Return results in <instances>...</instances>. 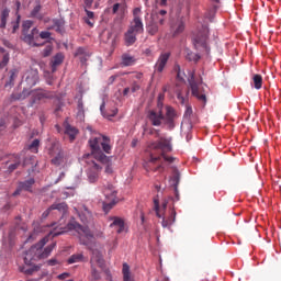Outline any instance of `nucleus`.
<instances>
[{"label":"nucleus","instance_id":"obj_1","mask_svg":"<svg viewBox=\"0 0 281 281\" xmlns=\"http://www.w3.org/2000/svg\"><path fill=\"white\" fill-rule=\"evenodd\" d=\"M68 231H76L78 234L80 245L86 246L89 250H91L92 256L90 259L91 265V277L94 280L101 279V272L97 269H103L105 266L104 258L99 249H93L95 247V237L90 231L88 226H82L79 223L72 221L67 224Z\"/></svg>","mask_w":281,"mask_h":281},{"label":"nucleus","instance_id":"obj_2","mask_svg":"<svg viewBox=\"0 0 281 281\" xmlns=\"http://www.w3.org/2000/svg\"><path fill=\"white\" fill-rule=\"evenodd\" d=\"M48 243V238L45 237L41 239L36 245L32 246L26 252L24 257V265L23 267L19 268L20 272L32 276L35 272L41 270L42 266H36L35 262L46 259L50 256L54 248L56 247V243H53L52 245L47 246L45 245Z\"/></svg>","mask_w":281,"mask_h":281},{"label":"nucleus","instance_id":"obj_3","mask_svg":"<svg viewBox=\"0 0 281 281\" xmlns=\"http://www.w3.org/2000/svg\"><path fill=\"white\" fill-rule=\"evenodd\" d=\"M88 143L91 154H86V157L92 156L97 162L105 167V173H113V156H105V154H112L111 138H108V136H99L95 138H90Z\"/></svg>","mask_w":281,"mask_h":281},{"label":"nucleus","instance_id":"obj_4","mask_svg":"<svg viewBox=\"0 0 281 281\" xmlns=\"http://www.w3.org/2000/svg\"><path fill=\"white\" fill-rule=\"evenodd\" d=\"M148 148L153 151L150 154L149 164H156L157 161H160L161 158L168 164L176 161L173 156H167L168 153L173 150L171 138H164V136H160L158 140L149 143Z\"/></svg>","mask_w":281,"mask_h":281},{"label":"nucleus","instance_id":"obj_5","mask_svg":"<svg viewBox=\"0 0 281 281\" xmlns=\"http://www.w3.org/2000/svg\"><path fill=\"white\" fill-rule=\"evenodd\" d=\"M177 117V112L173 106L166 105L165 113L162 110H149L147 113V119L153 126H161L162 121L167 124L170 128H175V119Z\"/></svg>","mask_w":281,"mask_h":281},{"label":"nucleus","instance_id":"obj_6","mask_svg":"<svg viewBox=\"0 0 281 281\" xmlns=\"http://www.w3.org/2000/svg\"><path fill=\"white\" fill-rule=\"evenodd\" d=\"M31 97L30 104L33 106L34 104H37L44 100H49L55 98V92L48 91L45 89H34L30 90L27 88H23L22 92L15 93L13 92L11 94V99L16 100H25L26 98Z\"/></svg>","mask_w":281,"mask_h":281},{"label":"nucleus","instance_id":"obj_7","mask_svg":"<svg viewBox=\"0 0 281 281\" xmlns=\"http://www.w3.org/2000/svg\"><path fill=\"white\" fill-rule=\"evenodd\" d=\"M210 29L207 25H202L198 33L193 36V45L196 50L209 55L211 53V47L209 45Z\"/></svg>","mask_w":281,"mask_h":281},{"label":"nucleus","instance_id":"obj_8","mask_svg":"<svg viewBox=\"0 0 281 281\" xmlns=\"http://www.w3.org/2000/svg\"><path fill=\"white\" fill-rule=\"evenodd\" d=\"M102 192L108 201L103 203L102 209L104 213H109L113 209V206L116 204L117 192L110 182H106V184L103 186Z\"/></svg>","mask_w":281,"mask_h":281},{"label":"nucleus","instance_id":"obj_9","mask_svg":"<svg viewBox=\"0 0 281 281\" xmlns=\"http://www.w3.org/2000/svg\"><path fill=\"white\" fill-rule=\"evenodd\" d=\"M48 156L52 158L50 164L53 166H60L65 162V154L59 143H52L48 147Z\"/></svg>","mask_w":281,"mask_h":281},{"label":"nucleus","instance_id":"obj_10","mask_svg":"<svg viewBox=\"0 0 281 281\" xmlns=\"http://www.w3.org/2000/svg\"><path fill=\"white\" fill-rule=\"evenodd\" d=\"M22 41L30 47H41L44 46V43H38L40 41V30L33 27L30 32H26L22 35Z\"/></svg>","mask_w":281,"mask_h":281},{"label":"nucleus","instance_id":"obj_11","mask_svg":"<svg viewBox=\"0 0 281 281\" xmlns=\"http://www.w3.org/2000/svg\"><path fill=\"white\" fill-rule=\"evenodd\" d=\"M22 79H23V82H25L27 88L35 87L37 85L38 80H40L38 70L33 69V68L27 69L24 72Z\"/></svg>","mask_w":281,"mask_h":281},{"label":"nucleus","instance_id":"obj_12","mask_svg":"<svg viewBox=\"0 0 281 281\" xmlns=\"http://www.w3.org/2000/svg\"><path fill=\"white\" fill-rule=\"evenodd\" d=\"M170 57H171L170 52L160 53V55L158 56L157 61L154 66L155 71L158 72V74H162L165 68L168 65V61H169Z\"/></svg>","mask_w":281,"mask_h":281},{"label":"nucleus","instance_id":"obj_13","mask_svg":"<svg viewBox=\"0 0 281 281\" xmlns=\"http://www.w3.org/2000/svg\"><path fill=\"white\" fill-rule=\"evenodd\" d=\"M186 30V22L184 18H177L175 21L170 23V33L172 34L173 37L179 36L182 34Z\"/></svg>","mask_w":281,"mask_h":281},{"label":"nucleus","instance_id":"obj_14","mask_svg":"<svg viewBox=\"0 0 281 281\" xmlns=\"http://www.w3.org/2000/svg\"><path fill=\"white\" fill-rule=\"evenodd\" d=\"M35 184L34 178L24 180L23 182L18 183L16 190L13 192L12 196H18L22 191L32 192L33 186Z\"/></svg>","mask_w":281,"mask_h":281},{"label":"nucleus","instance_id":"obj_15","mask_svg":"<svg viewBox=\"0 0 281 281\" xmlns=\"http://www.w3.org/2000/svg\"><path fill=\"white\" fill-rule=\"evenodd\" d=\"M190 89L192 91V95L198 98L199 100L206 101V95L200 93V86L195 80L194 72L191 74V77L189 79Z\"/></svg>","mask_w":281,"mask_h":281},{"label":"nucleus","instance_id":"obj_16","mask_svg":"<svg viewBox=\"0 0 281 281\" xmlns=\"http://www.w3.org/2000/svg\"><path fill=\"white\" fill-rule=\"evenodd\" d=\"M64 60H65V55L63 53H56L52 57L49 61L52 74H55L57 71L58 67L63 65Z\"/></svg>","mask_w":281,"mask_h":281},{"label":"nucleus","instance_id":"obj_17","mask_svg":"<svg viewBox=\"0 0 281 281\" xmlns=\"http://www.w3.org/2000/svg\"><path fill=\"white\" fill-rule=\"evenodd\" d=\"M74 56L79 58L81 65H86L91 57V52H89L86 47H78L75 50Z\"/></svg>","mask_w":281,"mask_h":281},{"label":"nucleus","instance_id":"obj_18","mask_svg":"<svg viewBox=\"0 0 281 281\" xmlns=\"http://www.w3.org/2000/svg\"><path fill=\"white\" fill-rule=\"evenodd\" d=\"M90 167L92 169H90L88 171V179L91 183H94L99 178V170L102 167V165H99V162H95V160H91ZM92 170H94V171H92Z\"/></svg>","mask_w":281,"mask_h":281},{"label":"nucleus","instance_id":"obj_19","mask_svg":"<svg viewBox=\"0 0 281 281\" xmlns=\"http://www.w3.org/2000/svg\"><path fill=\"white\" fill-rule=\"evenodd\" d=\"M128 31L135 33V34H143L144 33V23L142 18H134L131 22V25L128 27Z\"/></svg>","mask_w":281,"mask_h":281},{"label":"nucleus","instance_id":"obj_20","mask_svg":"<svg viewBox=\"0 0 281 281\" xmlns=\"http://www.w3.org/2000/svg\"><path fill=\"white\" fill-rule=\"evenodd\" d=\"M52 25L47 26L48 31L55 30L56 33L64 34L65 33V20L64 19H53Z\"/></svg>","mask_w":281,"mask_h":281},{"label":"nucleus","instance_id":"obj_21","mask_svg":"<svg viewBox=\"0 0 281 281\" xmlns=\"http://www.w3.org/2000/svg\"><path fill=\"white\" fill-rule=\"evenodd\" d=\"M167 206H168V201H162L161 203V207H160V201H159V198H155L154 199V210L156 212V216L158 218H162V212H165L167 210Z\"/></svg>","mask_w":281,"mask_h":281},{"label":"nucleus","instance_id":"obj_22","mask_svg":"<svg viewBox=\"0 0 281 281\" xmlns=\"http://www.w3.org/2000/svg\"><path fill=\"white\" fill-rule=\"evenodd\" d=\"M78 215L80 221L86 225L90 224L93 220L92 212L87 206H82Z\"/></svg>","mask_w":281,"mask_h":281},{"label":"nucleus","instance_id":"obj_23","mask_svg":"<svg viewBox=\"0 0 281 281\" xmlns=\"http://www.w3.org/2000/svg\"><path fill=\"white\" fill-rule=\"evenodd\" d=\"M112 221L113 222L110 224V227L114 228L117 234H123L126 231L124 220L120 217H113Z\"/></svg>","mask_w":281,"mask_h":281},{"label":"nucleus","instance_id":"obj_24","mask_svg":"<svg viewBox=\"0 0 281 281\" xmlns=\"http://www.w3.org/2000/svg\"><path fill=\"white\" fill-rule=\"evenodd\" d=\"M161 218H162L161 226L164 228H169V227H171L176 223L177 211L175 209H171L170 215L168 216V218L162 217V216H161Z\"/></svg>","mask_w":281,"mask_h":281},{"label":"nucleus","instance_id":"obj_25","mask_svg":"<svg viewBox=\"0 0 281 281\" xmlns=\"http://www.w3.org/2000/svg\"><path fill=\"white\" fill-rule=\"evenodd\" d=\"M85 13H86V16H83V22L89 27H94V24H95V13L93 11L88 10L87 8H85Z\"/></svg>","mask_w":281,"mask_h":281},{"label":"nucleus","instance_id":"obj_26","mask_svg":"<svg viewBox=\"0 0 281 281\" xmlns=\"http://www.w3.org/2000/svg\"><path fill=\"white\" fill-rule=\"evenodd\" d=\"M124 42L126 46H132L137 42V33L127 30L124 33Z\"/></svg>","mask_w":281,"mask_h":281},{"label":"nucleus","instance_id":"obj_27","mask_svg":"<svg viewBox=\"0 0 281 281\" xmlns=\"http://www.w3.org/2000/svg\"><path fill=\"white\" fill-rule=\"evenodd\" d=\"M100 112L103 117L110 119V117H115L116 114L119 113V110L117 109H112L110 111L105 110V102L102 101V103L100 105Z\"/></svg>","mask_w":281,"mask_h":281},{"label":"nucleus","instance_id":"obj_28","mask_svg":"<svg viewBox=\"0 0 281 281\" xmlns=\"http://www.w3.org/2000/svg\"><path fill=\"white\" fill-rule=\"evenodd\" d=\"M135 63H136V58L134 56H132L131 54L124 53L122 55V63H121V65L123 67L133 66V65H135Z\"/></svg>","mask_w":281,"mask_h":281},{"label":"nucleus","instance_id":"obj_29","mask_svg":"<svg viewBox=\"0 0 281 281\" xmlns=\"http://www.w3.org/2000/svg\"><path fill=\"white\" fill-rule=\"evenodd\" d=\"M52 211H58L61 215H65L68 212L67 203H54L49 206Z\"/></svg>","mask_w":281,"mask_h":281},{"label":"nucleus","instance_id":"obj_30","mask_svg":"<svg viewBox=\"0 0 281 281\" xmlns=\"http://www.w3.org/2000/svg\"><path fill=\"white\" fill-rule=\"evenodd\" d=\"M78 130L77 127H72V125H66L65 127V135L69 137L70 142H74L78 135Z\"/></svg>","mask_w":281,"mask_h":281},{"label":"nucleus","instance_id":"obj_31","mask_svg":"<svg viewBox=\"0 0 281 281\" xmlns=\"http://www.w3.org/2000/svg\"><path fill=\"white\" fill-rule=\"evenodd\" d=\"M159 32L158 21H155V18L147 25V33L151 36L156 35Z\"/></svg>","mask_w":281,"mask_h":281},{"label":"nucleus","instance_id":"obj_32","mask_svg":"<svg viewBox=\"0 0 281 281\" xmlns=\"http://www.w3.org/2000/svg\"><path fill=\"white\" fill-rule=\"evenodd\" d=\"M181 173L178 169L173 170V173L170 178V184L173 187V189H178L180 184Z\"/></svg>","mask_w":281,"mask_h":281},{"label":"nucleus","instance_id":"obj_33","mask_svg":"<svg viewBox=\"0 0 281 281\" xmlns=\"http://www.w3.org/2000/svg\"><path fill=\"white\" fill-rule=\"evenodd\" d=\"M252 81H254V87L257 90L262 89L263 86V77L260 74H255L252 77Z\"/></svg>","mask_w":281,"mask_h":281},{"label":"nucleus","instance_id":"obj_34","mask_svg":"<svg viewBox=\"0 0 281 281\" xmlns=\"http://www.w3.org/2000/svg\"><path fill=\"white\" fill-rule=\"evenodd\" d=\"M10 15V10L9 9H3L1 11L0 15V29H5L7 27V21Z\"/></svg>","mask_w":281,"mask_h":281},{"label":"nucleus","instance_id":"obj_35","mask_svg":"<svg viewBox=\"0 0 281 281\" xmlns=\"http://www.w3.org/2000/svg\"><path fill=\"white\" fill-rule=\"evenodd\" d=\"M122 273L123 281H134V279L131 276V268L127 263H123Z\"/></svg>","mask_w":281,"mask_h":281},{"label":"nucleus","instance_id":"obj_36","mask_svg":"<svg viewBox=\"0 0 281 281\" xmlns=\"http://www.w3.org/2000/svg\"><path fill=\"white\" fill-rule=\"evenodd\" d=\"M83 261H85V256L82 254H75L68 258L67 263L74 265V263L83 262Z\"/></svg>","mask_w":281,"mask_h":281},{"label":"nucleus","instance_id":"obj_37","mask_svg":"<svg viewBox=\"0 0 281 281\" xmlns=\"http://www.w3.org/2000/svg\"><path fill=\"white\" fill-rule=\"evenodd\" d=\"M9 81H7V83H5V86H12V85H14V81H15V79L18 78V76H19V70L18 69H11L10 71H9Z\"/></svg>","mask_w":281,"mask_h":281},{"label":"nucleus","instance_id":"obj_38","mask_svg":"<svg viewBox=\"0 0 281 281\" xmlns=\"http://www.w3.org/2000/svg\"><path fill=\"white\" fill-rule=\"evenodd\" d=\"M20 165H21L20 156H14L13 162H11V165H9V167H8V171L13 172L14 170H16L19 168Z\"/></svg>","mask_w":281,"mask_h":281},{"label":"nucleus","instance_id":"obj_39","mask_svg":"<svg viewBox=\"0 0 281 281\" xmlns=\"http://www.w3.org/2000/svg\"><path fill=\"white\" fill-rule=\"evenodd\" d=\"M34 22L32 20H25L22 23V35H24L25 33H29L30 30L33 27Z\"/></svg>","mask_w":281,"mask_h":281},{"label":"nucleus","instance_id":"obj_40","mask_svg":"<svg viewBox=\"0 0 281 281\" xmlns=\"http://www.w3.org/2000/svg\"><path fill=\"white\" fill-rule=\"evenodd\" d=\"M56 225H57L56 223L50 225V227H54L53 232H49V235H52V237H56V236H59V235L66 233L65 228L58 227ZM58 228H59V231H58Z\"/></svg>","mask_w":281,"mask_h":281},{"label":"nucleus","instance_id":"obj_41","mask_svg":"<svg viewBox=\"0 0 281 281\" xmlns=\"http://www.w3.org/2000/svg\"><path fill=\"white\" fill-rule=\"evenodd\" d=\"M186 58L189 61L198 63L201 59V55L199 53L188 52Z\"/></svg>","mask_w":281,"mask_h":281},{"label":"nucleus","instance_id":"obj_42","mask_svg":"<svg viewBox=\"0 0 281 281\" xmlns=\"http://www.w3.org/2000/svg\"><path fill=\"white\" fill-rule=\"evenodd\" d=\"M41 10H42V5H41V4H36V5L32 9V11H31V16H32V18H35V19H37V20H42L43 16L40 14Z\"/></svg>","mask_w":281,"mask_h":281},{"label":"nucleus","instance_id":"obj_43","mask_svg":"<svg viewBox=\"0 0 281 281\" xmlns=\"http://www.w3.org/2000/svg\"><path fill=\"white\" fill-rule=\"evenodd\" d=\"M38 147H40V140L38 138H34V140H32V143L29 145V150L31 153L37 154Z\"/></svg>","mask_w":281,"mask_h":281},{"label":"nucleus","instance_id":"obj_44","mask_svg":"<svg viewBox=\"0 0 281 281\" xmlns=\"http://www.w3.org/2000/svg\"><path fill=\"white\" fill-rule=\"evenodd\" d=\"M117 12L120 13H124L125 12V5L122 3H114L112 7V14H117Z\"/></svg>","mask_w":281,"mask_h":281},{"label":"nucleus","instance_id":"obj_45","mask_svg":"<svg viewBox=\"0 0 281 281\" xmlns=\"http://www.w3.org/2000/svg\"><path fill=\"white\" fill-rule=\"evenodd\" d=\"M175 71L177 72V78H178L180 81H183V80H184V72H182L181 66H180L179 64H176V65H175Z\"/></svg>","mask_w":281,"mask_h":281},{"label":"nucleus","instance_id":"obj_46","mask_svg":"<svg viewBox=\"0 0 281 281\" xmlns=\"http://www.w3.org/2000/svg\"><path fill=\"white\" fill-rule=\"evenodd\" d=\"M52 53H53V46H52V45H47V46H45V48L42 50V56H43L44 58H46V57H49V56L52 55Z\"/></svg>","mask_w":281,"mask_h":281},{"label":"nucleus","instance_id":"obj_47","mask_svg":"<svg viewBox=\"0 0 281 281\" xmlns=\"http://www.w3.org/2000/svg\"><path fill=\"white\" fill-rule=\"evenodd\" d=\"M50 37H52V33L49 31L38 32V38L41 40H49Z\"/></svg>","mask_w":281,"mask_h":281},{"label":"nucleus","instance_id":"obj_48","mask_svg":"<svg viewBox=\"0 0 281 281\" xmlns=\"http://www.w3.org/2000/svg\"><path fill=\"white\" fill-rule=\"evenodd\" d=\"M20 20H21V16L18 15L16 20L12 22V33H16V31L19 30V27H20Z\"/></svg>","mask_w":281,"mask_h":281},{"label":"nucleus","instance_id":"obj_49","mask_svg":"<svg viewBox=\"0 0 281 281\" xmlns=\"http://www.w3.org/2000/svg\"><path fill=\"white\" fill-rule=\"evenodd\" d=\"M166 106L164 101H157V108L154 109L155 111H161V113L166 114Z\"/></svg>","mask_w":281,"mask_h":281},{"label":"nucleus","instance_id":"obj_50","mask_svg":"<svg viewBox=\"0 0 281 281\" xmlns=\"http://www.w3.org/2000/svg\"><path fill=\"white\" fill-rule=\"evenodd\" d=\"M177 99H178V101H179L180 104H186V103H187V98L182 94L181 91H179V92L177 93Z\"/></svg>","mask_w":281,"mask_h":281},{"label":"nucleus","instance_id":"obj_51","mask_svg":"<svg viewBox=\"0 0 281 281\" xmlns=\"http://www.w3.org/2000/svg\"><path fill=\"white\" fill-rule=\"evenodd\" d=\"M154 21L157 22L158 25L162 26L166 23V18L156 15V19H154Z\"/></svg>","mask_w":281,"mask_h":281},{"label":"nucleus","instance_id":"obj_52","mask_svg":"<svg viewBox=\"0 0 281 281\" xmlns=\"http://www.w3.org/2000/svg\"><path fill=\"white\" fill-rule=\"evenodd\" d=\"M140 13H142V9L140 8H135L134 10H133V16H134V19H140Z\"/></svg>","mask_w":281,"mask_h":281},{"label":"nucleus","instance_id":"obj_53","mask_svg":"<svg viewBox=\"0 0 281 281\" xmlns=\"http://www.w3.org/2000/svg\"><path fill=\"white\" fill-rule=\"evenodd\" d=\"M119 78V75H112L108 78V85H113L115 80Z\"/></svg>","mask_w":281,"mask_h":281},{"label":"nucleus","instance_id":"obj_54","mask_svg":"<svg viewBox=\"0 0 281 281\" xmlns=\"http://www.w3.org/2000/svg\"><path fill=\"white\" fill-rule=\"evenodd\" d=\"M192 114H193L192 106H187L186 112H184V116L191 117Z\"/></svg>","mask_w":281,"mask_h":281},{"label":"nucleus","instance_id":"obj_55","mask_svg":"<svg viewBox=\"0 0 281 281\" xmlns=\"http://www.w3.org/2000/svg\"><path fill=\"white\" fill-rule=\"evenodd\" d=\"M93 4V0H85V9H90Z\"/></svg>","mask_w":281,"mask_h":281},{"label":"nucleus","instance_id":"obj_56","mask_svg":"<svg viewBox=\"0 0 281 281\" xmlns=\"http://www.w3.org/2000/svg\"><path fill=\"white\" fill-rule=\"evenodd\" d=\"M167 10H159L158 12H157V14H156V16H161V18H165L166 15H167Z\"/></svg>","mask_w":281,"mask_h":281},{"label":"nucleus","instance_id":"obj_57","mask_svg":"<svg viewBox=\"0 0 281 281\" xmlns=\"http://www.w3.org/2000/svg\"><path fill=\"white\" fill-rule=\"evenodd\" d=\"M52 211H53V210H50V207H48L45 212H43L42 218H47V217L49 216V214H50Z\"/></svg>","mask_w":281,"mask_h":281},{"label":"nucleus","instance_id":"obj_58","mask_svg":"<svg viewBox=\"0 0 281 281\" xmlns=\"http://www.w3.org/2000/svg\"><path fill=\"white\" fill-rule=\"evenodd\" d=\"M9 59H10L9 55L4 54L3 57H2V64L7 65L9 63Z\"/></svg>","mask_w":281,"mask_h":281},{"label":"nucleus","instance_id":"obj_59","mask_svg":"<svg viewBox=\"0 0 281 281\" xmlns=\"http://www.w3.org/2000/svg\"><path fill=\"white\" fill-rule=\"evenodd\" d=\"M168 2H171V0H160L159 5L165 8L168 5Z\"/></svg>","mask_w":281,"mask_h":281},{"label":"nucleus","instance_id":"obj_60","mask_svg":"<svg viewBox=\"0 0 281 281\" xmlns=\"http://www.w3.org/2000/svg\"><path fill=\"white\" fill-rule=\"evenodd\" d=\"M139 89H140L139 85L134 83V85L132 86V88H131V91H132V92H136V91H138Z\"/></svg>","mask_w":281,"mask_h":281},{"label":"nucleus","instance_id":"obj_61","mask_svg":"<svg viewBox=\"0 0 281 281\" xmlns=\"http://www.w3.org/2000/svg\"><path fill=\"white\" fill-rule=\"evenodd\" d=\"M69 277H70L69 273H61V274L58 276V279H59V280H65V279H67V278H69Z\"/></svg>","mask_w":281,"mask_h":281},{"label":"nucleus","instance_id":"obj_62","mask_svg":"<svg viewBox=\"0 0 281 281\" xmlns=\"http://www.w3.org/2000/svg\"><path fill=\"white\" fill-rule=\"evenodd\" d=\"M58 263V261L56 259H50L47 261L48 266H56Z\"/></svg>","mask_w":281,"mask_h":281},{"label":"nucleus","instance_id":"obj_63","mask_svg":"<svg viewBox=\"0 0 281 281\" xmlns=\"http://www.w3.org/2000/svg\"><path fill=\"white\" fill-rule=\"evenodd\" d=\"M173 190H175L176 201H179L180 200L179 189L178 188H173Z\"/></svg>","mask_w":281,"mask_h":281},{"label":"nucleus","instance_id":"obj_64","mask_svg":"<svg viewBox=\"0 0 281 281\" xmlns=\"http://www.w3.org/2000/svg\"><path fill=\"white\" fill-rule=\"evenodd\" d=\"M165 169V167L162 165H158L157 167H155L154 171H162Z\"/></svg>","mask_w":281,"mask_h":281}]
</instances>
